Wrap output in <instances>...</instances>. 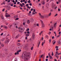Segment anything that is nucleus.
Masks as SVG:
<instances>
[{
  "instance_id": "obj_64",
  "label": "nucleus",
  "mask_w": 61,
  "mask_h": 61,
  "mask_svg": "<svg viewBox=\"0 0 61 61\" xmlns=\"http://www.w3.org/2000/svg\"><path fill=\"white\" fill-rule=\"evenodd\" d=\"M29 13L31 14V11H30L29 12Z\"/></svg>"
},
{
  "instance_id": "obj_1",
  "label": "nucleus",
  "mask_w": 61,
  "mask_h": 61,
  "mask_svg": "<svg viewBox=\"0 0 61 61\" xmlns=\"http://www.w3.org/2000/svg\"><path fill=\"white\" fill-rule=\"evenodd\" d=\"M30 53L27 52L26 51H24L22 54V59H25V61H28V58H30Z\"/></svg>"
},
{
  "instance_id": "obj_22",
  "label": "nucleus",
  "mask_w": 61,
  "mask_h": 61,
  "mask_svg": "<svg viewBox=\"0 0 61 61\" xmlns=\"http://www.w3.org/2000/svg\"><path fill=\"white\" fill-rule=\"evenodd\" d=\"M5 2H3V3H2L1 4V5H5Z\"/></svg>"
},
{
  "instance_id": "obj_48",
  "label": "nucleus",
  "mask_w": 61,
  "mask_h": 61,
  "mask_svg": "<svg viewBox=\"0 0 61 61\" xmlns=\"http://www.w3.org/2000/svg\"><path fill=\"white\" fill-rule=\"evenodd\" d=\"M9 2H10V0H9L7 2V3H9Z\"/></svg>"
},
{
  "instance_id": "obj_32",
  "label": "nucleus",
  "mask_w": 61,
  "mask_h": 61,
  "mask_svg": "<svg viewBox=\"0 0 61 61\" xmlns=\"http://www.w3.org/2000/svg\"><path fill=\"white\" fill-rule=\"evenodd\" d=\"M4 40H5V38L3 39H2L1 41H3Z\"/></svg>"
},
{
  "instance_id": "obj_55",
  "label": "nucleus",
  "mask_w": 61,
  "mask_h": 61,
  "mask_svg": "<svg viewBox=\"0 0 61 61\" xmlns=\"http://www.w3.org/2000/svg\"><path fill=\"white\" fill-rule=\"evenodd\" d=\"M32 14H33V15H35V12H32Z\"/></svg>"
},
{
  "instance_id": "obj_51",
  "label": "nucleus",
  "mask_w": 61,
  "mask_h": 61,
  "mask_svg": "<svg viewBox=\"0 0 61 61\" xmlns=\"http://www.w3.org/2000/svg\"><path fill=\"white\" fill-rule=\"evenodd\" d=\"M22 5H25V4H24V3H22Z\"/></svg>"
},
{
  "instance_id": "obj_41",
  "label": "nucleus",
  "mask_w": 61,
  "mask_h": 61,
  "mask_svg": "<svg viewBox=\"0 0 61 61\" xmlns=\"http://www.w3.org/2000/svg\"><path fill=\"white\" fill-rule=\"evenodd\" d=\"M19 19V18H17L16 19H15V20H18Z\"/></svg>"
},
{
  "instance_id": "obj_20",
  "label": "nucleus",
  "mask_w": 61,
  "mask_h": 61,
  "mask_svg": "<svg viewBox=\"0 0 61 61\" xmlns=\"http://www.w3.org/2000/svg\"><path fill=\"white\" fill-rule=\"evenodd\" d=\"M29 36V34H26V36Z\"/></svg>"
},
{
  "instance_id": "obj_34",
  "label": "nucleus",
  "mask_w": 61,
  "mask_h": 61,
  "mask_svg": "<svg viewBox=\"0 0 61 61\" xmlns=\"http://www.w3.org/2000/svg\"><path fill=\"white\" fill-rule=\"evenodd\" d=\"M57 14H56V15H55L54 16L56 17V16H57Z\"/></svg>"
},
{
  "instance_id": "obj_9",
  "label": "nucleus",
  "mask_w": 61,
  "mask_h": 61,
  "mask_svg": "<svg viewBox=\"0 0 61 61\" xmlns=\"http://www.w3.org/2000/svg\"><path fill=\"white\" fill-rule=\"evenodd\" d=\"M56 23H55L54 24V26L56 28Z\"/></svg>"
},
{
  "instance_id": "obj_13",
  "label": "nucleus",
  "mask_w": 61,
  "mask_h": 61,
  "mask_svg": "<svg viewBox=\"0 0 61 61\" xmlns=\"http://www.w3.org/2000/svg\"><path fill=\"white\" fill-rule=\"evenodd\" d=\"M48 16H50L51 15V13L50 12L48 15Z\"/></svg>"
},
{
  "instance_id": "obj_42",
  "label": "nucleus",
  "mask_w": 61,
  "mask_h": 61,
  "mask_svg": "<svg viewBox=\"0 0 61 61\" xmlns=\"http://www.w3.org/2000/svg\"><path fill=\"white\" fill-rule=\"evenodd\" d=\"M20 45V43H19L17 44V45L18 46H19V45Z\"/></svg>"
},
{
  "instance_id": "obj_43",
  "label": "nucleus",
  "mask_w": 61,
  "mask_h": 61,
  "mask_svg": "<svg viewBox=\"0 0 61 61\" xmlns=\"http://www.w3.org/2000/svg\"><path fill=\"white\" fill-rule=\"evenodd\" d=\"M23 0H21L20 1V2H21V3H22V2H23Z\"/></svg>"
},
{
  "instance_id": "obj_53",
  "label": "nucleus",
  "mask_w": 61,
  "mask_h": 61,
  "mask_svg": "<svg viewBox=\"0 0 61 61\" xmlns=\"http://www.w3.org/2000/svg\"><path fill=\"white\" fill-rule=\"evenodd\" d=\"M30 5V6H32V3H30L29 4Z\"/></svg>"
},
{
  "instance_id": "obj_62",
  "label": "nucleus",
  "mask_w": 61,
  "mask_h": 61,
  "mask_svg": "<svg viewBox=\"0 0 61 61\" xmlns=\"http://www.w3.org/2000/svg\"><path fill=\"white\" fill-rule=\"evenodd\" d=\"M60 35H59L58 36H57V37H59L60 36Z\"/></svg>"
},
{
  "instance_id": "obj_56",
  "label": "nucleus",
  "mask_w": 61,
  "mask_h": 61,
  "mask_svg": "<svg viewBox=\"0 0 61 61\" xmlns=\"http://www.w3.org/2000/svg\"><path fill=\"white\" fill-rule=\"evenodd\" d=\"M20 4V2H17V4Z\"/></svg>"
},
{
  "instance_id": "obj_28",
  "label": "nucleus",
  "mask_w": 61,
  "mask_h": 61,
  "mask_svg": "<svg viewBox=\"0 0 61 61\" xmlns=\"http://www.w3.org/2000/svg\"><path fill=\"white\" fill-rule=\"evenodd\" d=\"M55 5H53L52 6V8H54L55 7Z\"/></svg>"
},
{
  "instance_id": "obj_59",
  "label": "nucleus",
  "mask_w": 61,
  "mask_h": 61,
  "mask_svg": "<svg viewBox=\"0 0 61 61\" xmlns=\"http://www.w3.org/2000/svg\"><path fill=\"white\" fill-rule=\"evenodd\" d=\"M25 23L23 22V25H25Z\"/></svg>"
},
{
  "instance_id": "obj_16",
  "label": "nucleus",
  "mask_w": 61,
  "mask_h": 61,
  "mask_svg": "<svg viewBox=\"0 0 61 61\" xmlns=\"http://www.w3.org/2000/svg\"><path fill=\"white\" fill-rule=\"evenodd\" d=\"M6 17H9V16H10V15H7L5 16Z\"/></svg>"
},
{
  "instance_id": "obj_6",
  "label": "nucleus",
  "mask_w": 61,
  "mask_h": 61,
  "mask_svg": "<svg viewBox=\"0 0 61 61\" xmlns=\"http://www.w3.org/2000/svg\"><path fill=\"white\" fill-rule=\"evenodd\" d=\"M21 50H20L19 51H17V55H18L19 54V52H21Z\"/></svg>"
},
{
  "instance_id": "obj_5",
  "label": "nucleus",
  "mask_w": 61,
  "mask_h": 61,
  "mask_svg": "<svg viewBox=\"0 0 61 61\" xmlns=\"http://www.w3.org/2000/svg\"><path fill=\"white\" fill-rule=\"evenodd\" d=\"M32 39H33V40H34V39H35V34H32Z\"/></svg>"
},
{
  "instance_id": "obj_31",
  "label": "nucleus",
  "mask_w": 61,
  "mask_h": 61,
  "mask_svg": "<svg viewBox=\"0 0 61 61\" xmlns=\"http://www.w3.org/2000/svg\"><path fill=\"white\" fill-rule=\"evenodd\" d=\"M48 55H49V56H51V55H50V53H48Z\"/></svg>"
},
{
  "instance_id": "obj_63",
  "label": "nucleus",
  "mask_w": 61,
  "mask_h": 61,
  "mask_svg": "<svg viewBox=\"0 0 61 61\" xmlns=\"http://www.w3.org/2000/svg\"><path fill=\"white\" fill-rule=\"evenodd\" d=\"M5 9H4L3 10H2V11L3 12H4V11L5 10Z\"/></svg>"
},
{
  "instance_id": "obj_2",
  "label": "nucleus",
  "mask_w": 61,
  "mask_h": 61,
  "mask_svg": "<svg viewBox=\"0 0 61 61\" xmlns=\"http://www.w3.org/2000/svg\"><path fill=\"white\" fill-rule=\"evenodd\" d=\"M39 15H40V17H41V18H44V16L43 15H41V13H39Z\"/></svg>"
},
{
  "instance_id": "obj_30",
  "label": "nucleus",
  "mask_w": 61,
  "mask_h": 61,
  "mask_svg": "<svg viewBox=\"0 0 61 61\" xmlns=\"http://www.w3.org/2000/svg\"><path fill=\"white\" fill-rule=\"evenodd\" d=\"M23 21L24 22H25V21H26V20H25V19H23Z\"/></svg>"
},
{
  "instance_id": "obj_60",
  "label": "nucleus",
  "mask_w": 61,
  "mask_h": 61,
  "mask_svg": "<svg viewBox=\"0 0 61 61\" xmlns=\"http://www.w3.org/2000/svg\"><path fill=\"white\" fill-rule=\"evenodd\" d=\"M4 25H2L1 26V27H4Z\"/></svg>"
},
{
  "instance_id": "obj_18",
  "label": "nucleus",
  "mask_w": 61,
  "mask_h": 61,
  "mask_svg": "<svg viewBox=\"0 0 61 61\" xmlns=\"http://www.w3.org/2000/svg\"><path fill=\"white\" fill-rule=\"evenodd\" d=\"M56 56V57L57 58V59H58V56H57V54H56L55 55Z\"/></svg>"
},
{
  "instance_id": "obj_37",
  "label": "nucleus",
  "mask_w": 61,
  "mask_h": 61,
  "mask_svg": "<svg viewBox=\"0 0 61 61\" xmlns=\"http://www.w3.org/2000/svg\"><path fill=\"white\" fill-rule=\"evenodd\" d=\"M44 39V38L43 37H42L41 38V41H43V40Z\"/></svg>"
},
{
  "instance_id": "obj_33",
  "label": "nucleus",
  "mask_w": 61,
  "mask_h": 61,
  "mask_svg": "<svg viewBox=\"0 0 61 61\" xmlns=\"http://www.w3.org/2000/svg\"><path fill=\"white\" fill-rule=\"evenodd\" d=\"M58 48V46H56L55 48Z\"/></svg>"
},
{
  "instance_id": "obj_52",
  "label": "nucleus",
  "mask_w": 61,
  "mask_h": 61,
  "mask_svg": "<svg viewBox=\"0 0 61 61\" xmlns=\"http://www.w3.org/2000/svg\"><path fill=\"white\" fill-rule=\"evenodd\" d=\"M57 6L54 9H56V8H57Z\"/></svg>"
},
{
  "instance_id": "obj_45",
  "label": "nucleus",
  "mask_w": 61,
  "mask_h": 61,
  "mask_svg": "<svg viewBox=\"0 0 61 61\" xmlns=\"http://www.w3.org/2000/svg\"><path fill=\"white\" fill-rule=\"evenodd\" d=\"M33 12H36V10H35V9H34L33 10Z\"/></svg>"
},
{
  "instance_id": "obj_49",
  "label": "nucleus",
  "mask_w": 61,
  "mask_h": 61,
  "mask_svg": "<svg viewBox=\"0 0 61 61\" xmlns=\"http://www.w3.org/2000/svg\"><path fill=\"white\" fill-rule=\"evenodd\" d=\"M44 45V42H42V46H43V45Z\"/></svg>"
},
{
  "instance_id": "obj_12",
  "label": "nucleus",
  "mask_w": 61,
  "mask_h": 61,
  "mask_svg": "<svg viewBox=\"0 0 61 61\" xmlns=\"http://www.w3.org/2000/svg\"><path fill=\"white\" fill-rule=\"evenodd\" d=\"M42 27H45V25H44V24H42Z\"/></svg>"
},
{
  "instance_id": "obj_50",
  "label": "nucleus",
  "mask_w": 61,
  "mask_h": 61,
  "mask_svg": "<svg viewBox=\"0 0 61 61\" xmlns=\"http://www.w3.org/2000/svg\"><path fill=\"white\" fill-rule=\"evenodd\" d=\"M37 26H39V24H37L36 25Z\"/></svg>"
},
{
  "instance_id": "obj_44",
  "label": "nucleus",
  "mask_w": 61,
  "mask_h": 61,
  "mask_svg": "<svg viewBox=\"0 0 61 61\" xmlns=\"http://www.w3.org/2000/svg\"><path fill=\"white\" fill-rule=\"evenodd\" d=\"M28 15H29V16H30V15H31V14H30V13H28Z\"/></svg>"
},
{
  "instance_id": "obj_7",
  "label": "nucleus",
  "mask_w": 61,
  "mask_h": 61,
  "mask_svg": "<svg viewBox=\"0 0 61 61\" xmlns=\"http://www.w3.org/2000/svg\"><path fill=\"white\" fill-rule=\"evenodd\" d=\"M43 57L44 58V56H45V55H42L40 57V58H42L43 57Z\"/></svg>"
},
{
  "instance_id": "obj_23",
  "label": "nucleus",
  "mask_w": 61,
  "mask_h": 61,
  "mask_svg": "<svg viewBox=\"0 0 61 61\" xmlns=\"http://www.w3.org/2000/svg\"><path fill=\"white\" fill-rule=\"evenodd\" d=\"M58 44H61V42L60 41H58Z\"/></svg>"
},
{
  "instance_id": "obj_54",
  "label": "nucleus",
  "mask_w": 61,
  "mask_h": 61,
  "mask_svg": "<svg viewBox=\"0 0 61 61\" xmlns=\"http://www.w3.org/2000/svg\"><path fill=\"white\" fill-rule=\"evenodd\" d=\"M56 54H57V55H58V52L57 51H56Z\"/></svg>"
},
{
  "instance_id": "obj_38",
  "label": "nucleus",
  "mask_w": 61,
  "mask_h": 61,
  "mask_svg": "<svg viewBox=\"0 0 61 61\" xmlns=\"http://www.w3.org/2000/svg\"><path fill=\"white\" fill-rule=\"evenodd\" d=\"M29 28H28L26 30V31H29Z\"/></svg>"
},
{
  "instance_id": "obj_8",
  "label": "nucleus",
  "mask_w": 61,
  "mask_h": 61,
  "mask_svg": "<svg viewBox=\"0 0 61 61\" xmlns=\"http://www.w3.org/2000/svg\"><path fill=\"white\" fill-rule=\"evenodd\" d=\"M19 37V35L18 34L15 37L16 39H17V38H18Z\"/></svg>"
},
{
  "instance_id": "obj_35",
  "label": "nucleus",
  "mask_w": 61,
  "mask_h": 61,
  "mask_svg": "<svg viewBox=\"0 0 61 61\" xmlns=\"http://www.w3.org/2000/svg\"><path fill=\"white\" fill-rule=\"evenodd\" d=\"M40 42L39 41V42L38 45V46H39V45H40Z\"/></svg>"
},
{
  "instance_id": "obj_40",
  "label": "nucleus",
  "mask_w": 61,
  "mask_h": 61,
  "mask_svg": "<svg viewBox=\"0 0 61 61\" xmlns=\"http://www.w3.org/2000/svg\"><path fill=\"white\" fill-rule=\"evenodd\" d=\"M58 11H60V9L59 8L58 9Z\"/></svg>"
},
{
  "instance_id": "obj_24",
  "label": "nucleus",
  "mask_w": 61,
  "mask_h": 61,
  "mask_svg": "<svg viewBox=\"0 0 61 61\" xmlns=\"http://www.w3.org/2000/svg\"><path fill=\"white\" fill-rule=\"evenodd\" d=\"M20 5L21 7H23V5H22V4H21V3L20 4Z\"/></svg>"
},
{
  "instance_id": "obj_36",
  "label": "nucleus",
  "mask_w": 61,
  "mask_h": 61,
  "mask_svg": "<svg viewBox=\"0 0 61 61\" xmlns=\"http://www.w3.org/2000/svg\"><path fill=\"white\" fill-rule=\"evenodd\" d=\"M51 39H50L49 40V42H50V43H51Z\"/></svg>"
},
{
  "instance_id": "obj_61",
  "label": "nucleus",
  "mask_w": 61,
  "mask_h": 61,
  "mask_svg": "<svg viewBox=\"0 0 61 61\" xmlns=\"http://www.w3.org/2000/svg\"><path fill=\"white\" fill-rule=\"evenodd\" d=\"M46 61H48V59H46Z\"/></svg>"
},
{
  "instance_id": "obj_4",
  "label": "nucleus",
  "mask_w": 61,
  "mask_h": 61,
  "mask_svg": "<svg viewBox=\"0 0 61 61\" xmlns=\"http://www.w3.org/2000/svg\"><path fill=\"white\" fill-rule=\"evenodd\" d=\"M0 15L2 19H4V16L2 14H1Z\"/></svg>"
},
{
  "instance_id": "obj_39",
  "label": "nucleus",
  "mask_w": 61,
  "mask_h": 61,
  "mask_svg": "<svg viewBox=\"0 0 61 61\" xmlns=\"http://www.w3.org/2000/svg\"><path fill=\"white\" fill-rule=\"evenodd\" d=\"M49 57L50 58V59H51V58H52V56H49Z\"/></svg>"
},
{
  "instance_id": "obj_46",
  "label": "nucleus",
  "mask_w": 61,
  "mask_h": 61,
  "mask_svg": "<svg viewBox=\"0 0 61 61\" xmlns=\"http://www.w3.org/2000/svg\"><path fill=\"white\" fill-rule=\"evenodd\" d=\"M17 55V52H15V55Z\"/></svg>"
},
{
  "instance_id": "obj_21",
  "label": "nucleus",
  "mask_w": 61,
  "mask_h": 61,
  "mask_svg": "<svg viewBox=\"0 0 61 61\" xmlns=\"http://www.w3.org/2000/svg\"><path fill=\"white\" fill-rule=\"evenodd\" d=\"M1 46L2 47H3V46H4V44H1Z\"/></svg>"
},
{
  "instance_id": "obj_11",
  "label": "nucleus",
  "mask_w": 61,
  "mask_h": 61,
  "mask_svg": "<svg viewBox=\"0 0 61 61\" xmlns=\"http://www.w3.org/2000/svg\"><path fill=\"white\" fill-rule=\"evenodd\" d=\"M4 28H5L6 29H7V26L6 25H4Z\"/></svg>"
},
{
  "instance_id": "obj_58",
  "label": "nucleus",
  "mask_w": 61,
  "mask_h": 61,
  "mask_svg": "<svg viewBox=\"0 0 61 61\" xmlns=\"http://www.w3.org/2000/svg\"><path fill=\"white\" fill-rule=\"evenodd\" d=\"M56 3L57 4H58L59 3L57 1L56 2Z\"/></svg>"
},
{
  "instance_id": "obj_14",
  "label": "nucleus",
  "mask_w": 61,
  "mask_h": 61,
  "mask_svg": "<svg viewBox=\"0 0 61 61\" xmlns=\"http://www.w3.org/2000/svg\"><path fill=\"white\" fill-rule=\"evenodd\" d=\"M40 21L41 22V24H44V23H43V21L41 20H40Z\"/></svg>"
},
{
  "instance_id": "obj_27",
  "label": "nucleus",
  "mask_w": 61,
  "mask_h": 61,
  "mask_svg": "<svg viewBox=\"0 0 61 61\" xmlns=\"http://www.w3.org/2000/svg\"><path fill=\"white\" fill-rule=\"evenodd\" d=\"M41 53H42V51H39V54H41Z\"/></svg>"
},
{
  "instance_id": "obj_10",
  "label": "nucleus",
  "mask_w": 61,
  "mask_h": 61,
  "mask_svg": "<svg viewBox=\"0 0 61 61\" xmlns=\"http://www.w3.org/2000/svg\"><path fill=\"white\" fill-rule=\"evenodd\" d=\"M14 26H15L16 25H17V23H14Z\"/></svg>"
},
{
  "instance_id": "obj_47",
  "label": "nucleus",
  "mask_w": 61,
  "mask_h": 61,
  "mask_svg": "<svg viewBox=\"0 0 61 61\" xmlns=\"http://www.w3.org/2000/svg\"><path fill=\"white\" fill-rule=\"evenodd\" d=\"M49 57L48 56H47L46 57V58H48Z\"/></svg>"
},
{
  "instance_id": "obj_26",
  "label": "nucleus",
  "mask_w": 61,
  "mask_h": 61,
  "mask_svg": "<svg viewBox=\"0 0 61 61\" xmlns=\"http://www.w3.org/2000/svg\"><path fill=\"white\" fill-rule=\"evenodd\" d=\"M45 2L43 1V2L42 3V5H45Z\"/></svg>"
},
{
  "instance_id": "obj_19",
  "label": "nucleus",
  "mask_w": 61,
  "mask_h": 61,
  "mask_svg": "<svg viewBox=\"0 0 61 61\" xmlns=\"http://www.w3.org/2000/svg\"><path fill=\"white\" fill-rule=\"evenodd\" d=\"M14 61H17V58H15Z\"/></svg>"
},
{
  "instance_id": "obj_29",
  "label": "nucleus",
  "mask_w": 61,
  "mask_h": 61,
  "mask_svg": "<svg viewBox=\"0 0 61 61\" xmlns=\"http://www.w3.org/2000/svg\"><path fill=\"white\" fill-rule=\"evenodd\" d=\"M56 41H55L54 42H53V45H55V43H56Z\"/></svg>"
},
{
  "instance_id": "obj_25",
  "label": "nucleus",
  "mask_w": 61,
  "mask_h": 61,
  "mask_svg": "<svg viewBox=\"0 0 61 61\" xmlns=\"http://www.w3.org/2000/svg\"><path fill=\"white\" fill-rule=\"evenodd\" d=\"M51 56H54V53H53V52H52Z\"/></svg>"
},
{
  "instance_id": "obj_15",
  "label": "nucleus",
  "mask_w": 61,
  "mask_h": 61,
  "mask_svg": "<svg viewBox=\"0 0 61 61\" xmlns=\"http://www.w3.org/2000/svg\"><path fill=\"white\" fill-rule=\"evenodd\" d=\"M9 42V41H8V40H6L5 42V44H6V43H7L8 42Z\"/></svg>"
},
{
  "instance_id": "obj_17",
  "label": "nucleus",
  "mask_w": 61,
  "mask_h": 61,
  "mask_svg": "<svg viewBox=\"0 0 61 61\" xmlns=\"http://www.w3.org/2000/svg\"><path fill=\"white\" fill-rule=\"evenodd\" d=\"M27 23V24H29V23H30V20H28Z\"/></svg>"
},
{
  "instance_id": "obj_57",
  "label": "nucleus",
  "mask_w": 61,
  "mask_h": 61,
  "mask_svg": "<svg viewBox=\"0 0 61 61\" xmlns=\"http://www.w3.org/2000/svg\"><path fill=\"white\" fill-rule=\"evenodd\" d=\"M3 35V33H2L1 34V36H2Z\"/></svg>"
},
{
  "instance_id": "obj_3",
  "label": "nucleus",
  "mask_w": 61,
  "mask_h": 61,
  "mask_svg": "<svg viewBox=\"0 0 61 61\" xmlns=\"http://www.w3.org/2000/svg\"><path fill=\"white\" fill-rule=\"evenodd\" d=\"M19 31L20 32H22V30H23V29L22 28L19 27Z\"/></svg>"
}]
</instances>
